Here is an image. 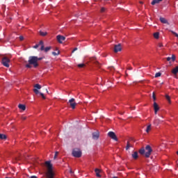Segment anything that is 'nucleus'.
Segmentation results:
<instances>
[{"label":"nucleus","mask_w":178,"mask_h":178,"mask_svg":"<svg viewBox=\"0 0 178 178\" xmlns=\"http://www.w3.org/2000/svg\"><path fill=\"white\" fill-rule=\"evenodd\" d=\"M154 38H156V40H158V38H159V32L154 33Z\"/></svg>","instance_id":"nucleus-24"},{"label":"nucleus","mask_w":178,"mask_h":178,"mask_svg":"<svg viewBox=\"0 0 178 178\" xmlns=\"http://www.w3.org/2000/svg\"><path fill=\"white\" fill-rule=\"evenodd\" d=\"M171 33H172V34H173L174 35H175V37H177L178 38V34L176 32L171 31Z\"/></svg>","instance_id":"nucleus-34"},{"label":"nucleus","mask_w":178,"mask_h":178,"mask_svg":"<svg viewBox=\"0 0 178 178\" xmlns=\"http://www.w3.org/2000/svg\"><path fill=\"white\" fill-rule=\"evenodd\" d=\"M27 119V117H26V116H24V115H23L22 117V120H26Z\"/></svg>","instance_id":"nucleus-41"},{"label":"nucleus","mask_w":178,"mask_h":178,"mask_svg":"<svg viewBox=\"0 0 178 178\" xmlns=\"http://www.w3.org/2000/svg\"><path fill=\"white\" fill-rule=\"evenodd\" d=\"M165 99H167L168 104L172 103V102L170 101V96H169V95H165Z\"/></svg>","instance_id":"nucleus-22"},{"label":"nucleus","mask_w":178,"mask_h":178,"mask_svg":"<svg viewBox=\"0 0 178 178\" xmlns=\"http://www.w3.org/2000/svg\"><path fill=\"white\" fill-rule=\"evenodd\" d=\"M51 48V47H47L46 48L44 47V52H48V51H50Z\"/></svg>","instance_id":"nucleus-28"},{"label":"nucleus","mask_w":178,"mask_h":178,"mask_svg":"<svg viewBox=\"0 0 178 178\" xmlns=\"http://www.w3.org/2000/svg\"><path fill=\"white\" fill-rule=\"evenodd\" d=\"M1 63L5 67H9V63H10V59L9 58L4 56L1 59Z\"/></svg>","instance_id":"nucleus-5"},{"label":"nucleus","mask_w":178,"mask_h":178,"mask_svg":"<svg viewBox=\"0 0 178 178\" xmlns=\"http://www.w3.org/2000/svg\"><path fill=\"white\" fill-rule=\"evenodd\" d=\"M161 76H162V74L161 72H156L154 77H161Z\"/></svg>","instance_id":"nucleus-29"},{"label":"nucleus","mask_w":178,"mask_h":178,"mask_svg":"<svg viewBox=\"0 0 178 178\" xmlns=\"http://www.w3.org/2000/svg\"><path fill=\"white\" fill-rule=\"evenodd\" d=\"M108 137H110V138H112V140H114V141H118V137L116 136V134H115V132L109 131L108 133Z\"/></svg>","instance_id":"nucleus-6"},{"label":"nucleus","mask_w":178,"mask_h":178,"mask_svg":"<svg viewBox=\"0 0 178 178\" xmlns=\"http://www.w3.org/2000/svg\"><path fill=\"white\" fill-rule=\"evenodd\" d=\"M40 95H41V97H42V98L43 99H45V95H43V93L42 92H40Z\"/></svg>","instance_id":"nucleus-40"},{"label":"nucleus","mask_w":178,"mask_h":178,"mask_svg":"<svg viewBox=\"0 0 178 178\" xmlns=\"http://www.w3.org/2000/svg\"><path fill=\"white\" fill-rule=\"evenodd\" d=\"M139 154H140V155H145V149L142 147L140 149H139Z\"/></svg>","instance_id":"nucleus-16"},{"label":"nucleus","mask_w":178,"mask_h":178,"mask_svg":"<svg viewBox=\"0 0 178 178\" xmlns=\"http://www.w3.org/2000/svg\"><path fill=\"white\" fill-rule=\"evenodd\" d=\"M113 178H118V177H113Z\"/></svg>","instance_id":"nucleus-49"},{"label":"nucleus","mask_w":178,"mask_h":178,"mask_svg":"<svg viewBox=\"0 0 178 178\" xmlns=\"http://www.w3.org/2000/svg\"><path fill=\"white\" fill-rule=\"evenodd\" d=\"M154 124H159V119H156L154 120Z\"/></svg>","instance_id":"nucleus-36"},{"label":"nucleus","mask_w":178,"mask_h":178,"mask_svg":"<svg viewBox=\"0 0 178 178\" xmlns=\"http://www.w3.org/2000/svg\"><path fill=\"white\" fill-rule=\"evenodd\" d=\"M166 59H167L168 62H170V60H172L171 57H168Z\"/></svg>","instance_id":"nucleus-42"},{"label":"nucleus","mask_w":178,"mask_h":178,"mask_svg":"<svg viewBox=\"0 0 178 178\" xmlns=\"http://www.w3.org/2000/svg\"><path fill=\"white\" fill-rule=\"evenodd\" d=\"M30 178H37V176L33 175V176H31Z\"/></svg>","instance_id":"nucleus-46"},{"label":"nucleus","mask_w":178,"mask_h":178,"mask_svg":"<svg viewBox=\"0 0 178 178\" xmlns=\"http://www.w3.org/2000/svg\"><path fill=\"white\" fill-rule=\"evenodd\" d=\"M18 108L22 111H26V106L24 104H19Z\"/></svg>","instance_id":"nucleus-17"},{"label":"nucleus","mask_w":178,"mask_h":178,"mask_svg":"<svg viewBox=\"0 0 178 178\" xmlns=\"http://www.w3.org/2000/svg\"><path fill=\"white\" fill-rule=\"evenodd\" d=\"M31 65L33 64H30V63H29V64L26 65V67H28V69H31Z\"/></svg>","instance_id":"nucleus-33"},{"label":"nucleus","mask_w":178,"mask_h":178,"mask_svg":"<svg viewBox=\"0 0 178 178\" xmlns=\"http://www.w3.org/2000/svg\"><path fill=\"white\" fill-rule=\"evenodd\" d=\"M45 90H46V92H48V89H45Z\"/></svg>","instance_id":"nucleus-48"},{"label":"nucleus","mask_w":178,"mask_h":178,"mask_svg":"<svg viewBox=\"0 0 178 178\" xmlns=\"http://www.w3.org/2000/svg\"><path fill=\"white\" fill-rule=\"evenodd\" d=\"M56 51H52V55H54V56H58V55H59L60 54V52L59 51V50L58 49H56Z\"/></svg>","instance_id":"nucleus-18"},{"label":"nucleus","mask_w":178,"mask_h":178,"mask_svg":"<svg viewBox=\"0 0 178 178\" xmlns=\"http://www.w3.org/2000/svg\"><path fill=\"white\" fill-rule=\"evenodd\" d=\"M38 47H40V51H44V42L42 40H40L38 44L33 46V48H35V49H37Z\"/></svg>","instance_id":"nucleus-7"},{"label":"nucleus","mask_w":178,"mask_h":178,"mask_svg":"<svg viewBox=\"0 0 178 178\" xmlns=\"http://www.w3.org/2000/svg\"><path fill=\"white\" fill-rule=\"evenodd\" d=\"M160 22L161 23H163L164 24H166V23H168V20H166V19H165L164 17H160Z\"/></svg>","instance_id":"nucleus-19"},{"label":"nucleus","mask_w":178,"mask_h":178,"mask_svg":"<svg viewBox=\"0 0 178 178\" xmlns=\"http://www.w3.org/2000/svg\"><path fill=\"white\" fill-rule=\"evenodd\" d=\"M58 154H59V152H55V155H54V159H56V158H57V156H58Z\"/></svg>","instance_id":"nucleus-38"},{"label":"nucleus","mask_w":178,"mask_h":178,"mask_svg":"<svg viewBox=\"0 0 178 178\" xmlns=\"http://www.w3.org/2000/svg\"><path fill=\"white\" fill-rule=\"evenodd\" d=\"M92 136L93 140H98V138H99V132H93Z\"/></svg>","instance_id":"nucleus-13"},{"label":"nucleus","mask_w":178,"mask_h":178,"mask_svg":"<svg viewBox=\"0 0 178 178\" xmlns=\"http://www.w3.org/2000/svg\"><path fill=\"white\" fill-rule=\"evenodd\" d=\"M152 97H153L154 101H156V97L155 96V92H153Z\"/></svg>","instance_id":"nucleus-37"},{"label":"nucleus","mask_w":178,"mask_h":178,"mask_svg":"<svg viewBox=\"0 0 178 178\" xmlns=\"http://www.w3.org/2000/svg\"><path fill=\"white\" fill-rule=\"evenodd\" d=\"M19 40H20V41H23V40H24V37L19 36Z\"/></svg>","instance_id":"nucleus-43"},{"label":"nucleus","mask_w":178,"mask_h":178,"mask_svg":"<svg viewBox=\"0 0 178 178\" xmlns=\"http://www.w3.org/2000/svg\"><path fill=\"white\" fill-rule=\"evenodd\" d=\"M130 147H131V145H130V143L127 142V147H126L127 151V149H129V148H130Z\"/></svg>","instance_id":"nucleus-32"},{"label":"nucleus","mask_w":178,"mask_h":178,"mask_svg":"<svg viewBox=\"0 0 178 178\" xmlns=\"http://www.w3.org/2000/svg\"><path fill=\"white\" fill-rule=\"evenodd\" d=\"M38 60H42V57L38 58V56H29L28 62L35 68L38 67Z\"/></svg>","instance_id":"nucleus-1"},{"label":"nucleus","mask_w":178,"mask_h":178,"mask_svg":"<svg viewBox=\"0 0 178 178\" xmlns=\"http://www.w3.org/2000/svg\"><path fill=\"white\" fill-rule=\"evenodd\" d=\"M34 88L37 90H41V85L37 83L34 86Z\"/></svg>","instance_id":"nucleus-26"},{"label":"nucleus","mask_w":178,"mask_h":178,"mask_svg":"<svg viewBox=\"0 0 178 178\" xmlns=\"http://www.w3.org/2000/svg\"><path fill=\"white\" fill-rule=\"evenodd\" d=\"M95 173H96L97 177H101V175H99V172H100L99 169L96 168V169L95 170Z\"/></svg>","instance_id":"nucleus-20"},{"label":"nucleus","mask_w":178,"mask_h":178,"mask_svg":"<svg viewBox=\"0 0 178 178\" xmlns=\"http://www.w3.org/2000/svg\"><path fill=\"white\" fill-rule=\"evenodd\" d=\"M145 158H149L151 156V154H152V148L149 145H147L145 148Z\"/></svg>","instance_id":"nucleus-3"},{"label":"nucleus","mask_w":178,"mask_h":178,"mask_svg":"<svg viewBox=\"0 0 178 178\" xmlns=\"http://www.w3.org/2000/svg\"><path fill=\"white\" fill-rule=\"evenodd\" d=\"M17 161H19V159H17Z\"/></svg>","instance_id":"nucleus-51"},{"label":"nucleus","mask_w":178,"mask_h":178,"mask_svg":"<svg viewBox=\"0 0 178 178\" xmlns=\"http://www.w3.org/2000/svg\"><path fill=\"white\" fill-rule=\"evenodd\" d=\"M150 131H151V124H149L147 127V129H146L145 131H146V133H149Z\"/></svg>","instance_id":"nucleus-27"},{"label":"nucleus","mask_w":178,"mask_h":178,"mask_svg":"<svg viewBox=\"0 0 178 178\" xmlns=\"http://www.w3.org/2000/svg\"><path fill=\"white\" fill-rule=\"evenodd\" d=\"M72 155L74 156V158H81V150L79 148H75L72 150Z\"/></svg>","instance_id":"nucleus-4"},{"label":"nucleus","mask_w":178,"mask_h":178,"mask_svg":"<svg viewBox=\"0 0 178 178\" xmlns=\"http://www.w3.org/2000/svg\"><path fill=\"white\" fill-rule=\"evenodd\" d=\"M77 47H75L73 50H72V54L76 52V51H77Z\"/></svg>","instance_id":"nucleus-44"},{"label":"nucleus","mask_w":178,"mask_h":178,"mask_svg":"<svg viewBox=\"0 0 178 178\" xmlns=\"http://www.w3.org/2000/svg\"><path fill=\"white\" fill-rule=\"evenodd\" d=\"M40 35H42V37H45V35H47V34H48L47 32H43V31H40L39 32Z\"/></svg>","instance_id":"nucleus-25"},{"label":"nucleus","mask_w":178,"mask_h":178,"mask_svg":"<svg viewBox=\"0 0 178 178\" xmlns=\"http://www.w3.org/2000/svg\"><path fill=\"white\" fill-rule=\"evenodd\" d=\"M77 66H78V67L81 69V67H84V66H86V64H84V63L79 64Z\"/></svg>","instance_id":"nucleus-31"},{"label":"nucleus","mask_w":178,"mask_h":178,"mask_svg":"<svg viewBox=\"0 0 178 178\" xmlns=\"http://www.w3.org/2000/svg\"><path fill=\"white\" fill-rule=\"evenodd\" d=\"M33 92H35V94H40V91H38L37 89H33Z\"/></svg>","instance_id":"nucleus-39"},{"label":"nucleus","mask_w":178,"mask_h":178,"mask_svg":"<svg viewBox=\"0 0 178 178\" xmlns=\"http://www.w3.org/2000/svg\"><path fill=\"white\" fill-rule=\"evenodd\" d=\"M153 106L154 109V113L155 115H156V113H158V111H159V105H158V104H156V102H154Z\"/></svg>","instance_id":"nucleus-12"},{"label":"nucleus","mask_w":178,"mask_h":178,"mask_svg":"<svg viewBox=\"0 0 178 178\" xmlns=\"http://www.w3.org/2000/svg\"><path fill=\"white\" fill-rule=\"evenodd\" d=\"M172 74H175V75L177 74V73H178V66H177L175 68L172 69Z\"/></svg>","instance_id":"nucleus-15"},{"label":"nucleus","mask_w":178,"mask_h":178,"mask_svg":"<svg viewBox=\"0 0 178 178\" xmlns=\"http://www.w3.org/2000/svg\"><path fill=\"white\" fill-rule=\"evenodd\" d=\"M133 70V68L131 67H130L129 68V70Z\"/></svg>","instance_id":"nucleus-47"},{"label":"nucleus","mask_w":178,"mask_h":178,"mask_svg":"<svg viewBox=\"0 0 178 178\" xmlns=\"http://www.w3.org/2000/svg\"><path fill=\"white\" fill-rule=\"evenodd\" d=\"M105 10H106V8L102 7V8H101V10H100V12H101L102 13H104V12H105Z\"/></svg>","instance_id":"nucleus-35"},{"label":"nucleus","mask_w":178,"mask_h":178,"mask_svg":"<svg viewBox=\"0 0 178 178\" xmlns=\"http://www.w3.org/2000/svg\"><path fill=\"white\" fill-rule=\"evenodd\" d=\"M132 158L134 159H138V152H134L132 154Z\"/></svg>","instance_id":"nucleus-14"},{"label":"nucleus","mask_w":178,"mask_h":178,"mask_svg":"<svg viewBox=\"0 0 178 178\" xmlns=\"http://www.w3.org/2000/svg\"><path fill=\"white\" fill-rule=\"evenodd\" d=\"M74 98H72L71 99L69 100V104L72 109H76V105H77V103L74 102Z\"/></svg>","instance_id":"nucleus-8"},{"label":"nucleus","mask_w":178,"mask_h":178,"mask_svg":"<svg viewBox=\"0 0 178 178\" xmlns=\"http://www.w3.org/2000/svg\"><path fill=\"white\" fill-rule=\"evenodd\" d=\"M45 165L47 168V172L46 173V176L47 178H54L55 176V174L54 173V171L52 170V164H51V161H46Z\"/></svg>","instance_id":"nucleus-2"},{"label":"nucleus","mask_w":178,"mask_h":178,"mask_svg":"<svg viewBox=\"0 0 178 178\" xmlns=\"http://www.w3.org/2000/svg\"><path fill=\"white\" fill-rule=\"evenodd\" d=\"M134 65L136 66V63H134Z\"/></svg>","instance_id":"nucleus-50"},{"label":"nucleus","mask_w":178,"mask_h":178,"mask_svg":"<svg viewBox=\"0 0 178 178\" xmlns=\"http://www.w3.org/2000/svg\"><path fill=\"white\" fill-rule=\"evenodd\" d=\"M122 51V45L120 44H116L114 47V52L118 53Z\"/></svg>","instance_id":"nucleus-11"},{"label":"nucleus","mask_w":178,"mask_h":178,"mask_svg":"<svg viewBox=\"0 0 178 178\" xmlns=\"http://www.w3.org/2000/svg\"><path fill=\"white\" fill-rule=\"evenodd\" d=\"M159 2H162V0H153L152 1V5H156V3H159Z\"/></svg>","instance_id":"nucleus-21"},{"label":"nucleus","mask_w":178,"mask_h":178,"mask_svg":"<svg viewBox=\"0 0 178 178\" xmlns=\"http://www.w3.org/2000/svg\"><path fill=\"white\" fill-rule=\"evenodd\" d=\"M90 62H92V63H95L97 67H101V64L97 60V58L95 57L90 58Z\"/></svg>","instance_id":"nucleus-10"},{"label":"nucleus","mask_w":178,"mask_h":178,"mask_svg":"<svg viewBox=\"0 0 178 178\" xmlns=\"http://www.w3.org/2000/svg\"><path fill=\"white\" fill-rule=\"evenodd\" d=\"M159 47L161 48V47H163V44L162 43H159Z\"/></svg>","instance_id":"nucleus-45"},{"label":"nucleus","mask_w":178,"mask_h":178,"mask_svg":"<svg viewBox=\"0 0 178 178\" xmlns=\"http://www.w3.org/2000/svg\"><path fill=\"white\" fill-rule=\"evenodd\" d=\"M56 38H57V41H58V42H59V44H63V41H65V40H66V38L61 35H58L56 36Z\"/></svg>","instance_id":"nucleus-9"},{"label":"nucleus","mask_w":178,"mask_h":178,"mask_svg":"<svg viewBox=\"0 0 178 178\" xmlns=\"http://www.w3.org/2000/svg\"><path fill=\"white\" fill-rule=\"evenodd\" d=\"M171 60H172V62H175V60H176V56L175 54L172 55Z\"/></svg>","instance_id":"nucleus-30"},{"label":"nucleus","mask_w":178,"mask_h":178,"mask_svg":"<svg viewBox=\"0 0 178 178\" xmlns=\"http://www.w3.org/2000/svg\"><path fill=\"white\" fill-rule=\"evenodd\" d=\"M0 140H6V135L0 134Z\"/></svg>","instance_id":"nucleus-23"}]
</instances>
